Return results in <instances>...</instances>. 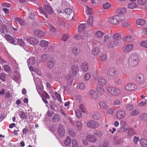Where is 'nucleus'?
Returning <instances> with one entry per match:
<instances>
[{
    "label": "nucleus",
    "instance_id": "f257e3e1",
    "mask_svg": "<svg viewBox=\"0 0 147 147\" xmlns=\"http://www.w3.org/2000/svg\"><path fill=\"white\" fill-rule=\"evenodd\" d=\"M125 19V17L124 15L119 14L109 18L108 22L111 24L117 25L124 20Z\"/></svg>",
    "mask_w": 147,
    "mask_h": 147
},
{
    "label": "nucleus",
    "instance_id": "f03ea898",
    "mask_svg": "<svg viewBox=\"0 0 147 147\" xmlns=\"http://www.w3.org/2000/svg\"><path fill=\"white\" fill-rule=\"evenodd\" d=\"M38 10L40 13L43 14V15L46 18H47V13L51 14L53 12V10L52 8L48 5H45L44 9L42 7H39L38 9Z\"/></svg>",
    "mask_w": 147,
    "mask_h": 147
},
{
    "label": "nucleus",
    "instance_id": "7ed1b4c3",
    "mask_svg": "<svg viewBox=\"0 0 147 147\" xmlns=\"http://www.w3.org/2000/svg\"><path fill=\"white\" fill-rule=\"evenodd\" d=\"M139 59L138 56L136 53L132 54L129 60V65L131 67H134L138 63Z\"/></svg>",
    "mask_w": 147,
    "mask_h": 147
},
{
    "label": "nucleus",
    "instance_id": "20e7f679",
    "mask_svg": "<svg viewBox=\"0 0 147 147\" xmlns=\"http://www.w3.org/2000/svg\"><path fill=\"white\" fill-rule=\"evenodd\" d=\"M107 92L111 95L117 96L121 94V91L118 88L113 87H109L107 88Z\"/></svg>",
    "mask_w": 147,
    "mask_h": 147
},
{
    "label": "nucleus",
    "instance_id": "39448f33",
    "mask_svg": "<svg viewBox=\"0 0 147 147\" xmlns=\"http://www.w3.org/2000/svg\"><path fill=\"white\" fill-rule=\"evenodd\" d=\"M86 125L89 128L95 129L98 127L99 124L97 122L95 121L90 120L86 122Z\"/></svg>",
    "mask_w": 147,
    "mask_h": 147
},
{
    "label": "nucleus",
    "instance_id": "423d86ee",
    "mask_svg": "<svg viewBox=\"0 0 147 147\" xmlns=\"http://www.w3.org/2000/svg\"><path fill=\"white\" fill-rule=\"evenodd\" d=\"M121 42L120 40H114L109 42L107 44V47L108 48H112L120 46L121 44Z\"/></svg>",
    "mask_w": 147,
    "mask_h": 147
},
{
    "label": "nucleus",
    "instance_id": "0eeeda50",
    "mask_svg": "<svg viewBox=\"0 0 147 147\" xmlns=\"http://www.w3.org/2000/svg\"><path fill=\"white\" fill-rule=\"evenodd\" d=\"M97 107L98 109L102 110H106L109 107L108 104L103 101H99L98 103Z\"/></svg>",
    "mask_w": 147,
    "mask_h": 147
},
{
    "label": "nucleus",
    "instance_id": "6e6552de",
    "mask_svg": "<svg viewBox=\"0 0 147 147\" xmlns=\"http://www.w3.org/2000/svg\"><path fill=\"white\" fill-rule=\"evenodd\" d=\"M134 78L135 80L140 84H143L145 81L144 76L142 74L137 75Z\"/></svg>",
    "mask_w": 147,
    "mask_h": 147
},
{
    "label": "nucleus",
    "instance_id": "1a4fd4ad",
    "mask_svg": "<svg viewBox=\"0 0 147 147\" xmlns=\"http://www.w3.org/2000/svg\"><path fill=\"white\" fill-rule=\"evenodd\" d=\"M121 126L117 132L118 134H121L124 132L126 131L128 128V127L126 124L123 121L121 123Z\"/></svg>",
    "mask_w": 147,
    "mask_h": 147
},
{
    "label": "nucleus",
    "instance_id": "9d476101",
    "mask_svg": "<svg viewBox=\"0 0 147 147\" xmlns=\"http://www.w3.org/2000/svg\"><path fill=\"white\" fill-rule=\"evenodd\" d=\"M26 40L28 43L33 46L38 44V40L33 37L28 38H26Z\"/></svg>",
    "mask_w": 147,
    "mask_h": 147
},
{
    "label": "nucleus",
    "instance_id": "9b49d317",
    "mask_svg": "<svg viewBox=\"0 0 147 147\" xmlns=\"http://www.w3.org/2000/svg\"><path fill=\"white\" fill-rule=\"evenodd\" d=\"M88 95L92 99L94 100H96L98 98V96L96 92L93 90H90L88 91Z\"/></svg>",
    "mask_w": 147,
    "mask_h": 147
},
{
    "label": "nucleus",
    "instance_id": "f8f14e48",
    "mask_svg": "<svg viewBox=\"0 0 147 147\" xmlns=\"http://www.w3.org/2000/svg\"><path fill=\"white\" fill-rule=\"evenodd\" d=\"M86 139L89 142L92 143H94L97 140V138L94 135H89L86 138Z\"/></svg>",
    "mask_w": 147,
    "mask_h": 147
},
{
    "label": "nucleus",
    "instance_id": "ddd939ff",
    "mask_svg": "<svg viewBox=\"0 0 147 147\" xmlns=\"http://www.w3.org/2000/svg\"><path fill=\"white\" fill-rule=\"evenodd\" d=\"M125 116V113L122 110H118L116 112V117L118 119H122Z\"/></svg>",
    "mask_w": 147,
    "mask_h": 147
},
{
    "label": "nucleus",
    "instance_id": "4468645a",
    "mask_svg": "<svg viewBox=\"0 0 147 147\" xmlns=\"http://www.w3.org/2000/svg\"><path fill=\"white\" fill-rule=\"evenodd\" d=\"M35 35L39 37H44L45 35V33L42 31L38 30H35L34 32Z\"/></svg>",
    "mask_w": 147,
    "mask_h": 147
},
{
    "label": "nucleus",
    "instance_id": "2eb2a0df",
    "mask_svg": "<svg viewBox=\"0 0 147 147\" xmlns=\"http://www.w3.org/2000/svg\"><path fill=\"white\" fill-rule=\"evenodd\" d=\"M134 46L132 44H127L125 45L123 48V51L124 52H127L132 50Z\"/></svg>",
    "mask_w": 147,
    "mask_h": 147
},
{
    "label": "nucleus",
    "instance_id": "dca6fc26",
    "mask_svg": "<svg viewBox=\"0 0 147 147\" xmlns=\"http://www.w3.org/2000/svg\"><path fill=\"white\" fill-rule=\"evenodd\" d=\"M57 131L58 135L60 137L63 136L64 134L65 131L62 125H59L58 127Z\"/></svg>",
    "mask_w": 147,
    "mask_h": 147
},
{
    "label": "nucleus",
    "instance_id": "f3484780",
    "mask_svg": "<svg viewBox=\"0 0 147 147\" xmlns=\"http://www.w3.org/2000/svg\"><path fill=\"white\" fill-rule=\"evenodd\" d=\"M55 64L54 59L52 58L50 59L47 64V67L48 68L51 69L53 68Z\"/></svg>",
    "mask_w": 147,
    "mask_h": 147
},
{
    "label": "nucleus",
    "instance_id": "a211bd4d",
    "mask_svg": "<svg viewBox=\"0 0 147 147\" xmlns=\"http://www.w3.org/2000/svg\"><path fill=\"white\" fill-rule=\"evenodd\" d=\"M136 88V86L134 84H129L125 87V89L128 91H133Z\"/></svg>",
    "mask_w": 147,
    "mask_h": 147
},
{
    "label": "nucleus",
    "instance_id": "6ab92c4d",
    "mask_svg": "<svg viewBox=\"0 0 147 147\" xmlns=\"http://www.w3.org/2000/svg\"><path fill=\"white\" fill-rule=\"evenodd\" d=\"M127 8L131 9H133L136 8H139L138 5L136 3L132 2L129 3L127 5Z\"/></svg>",
    "mask_w": 147,
    "mask_h": 147
},
{
    "label": "nucleus",
    "instance_id": "aec40b11",
    "mask_svg": "<svg viewBox=\"0 0 147 147\" xmlns=\"http://www.w3.org/2000/svg\"><path fill=\"white\" fill-rule=\"evenodd\" d=\"M5 38L11 43L14 44L15 43V39L8 34H6L4 36Z\"/></svg>",
    "mask_w": 147,
    "mask_h": 147
},
{
    "label": "nucleus",
    "instance_id": "412c9836",
    "mask_svg": "<svg viewBox=\"0 0 147 147\" xmlns=\"http://www.w3.org/2000/svg\"><path fill=\"white\" fill-rule=\"evenodd\" d=\"M98 81L99 84L101 86H103L105 85L106 83V81L105 78L102 77H99L98 78Z\"/></svg>",
    "mask_w": 147,
    "mask_h": 147
},
{
    "label": "nucleus",
    "instance_id": "4be33fe9",
    "mask_svg": "<svg viewBox=\"0 0 147 147\" xmlns=\"http://www.w3.org/2000/svg\"><path fill=\"white\" fill-rule=\"evenodd\" d=\"M100 52V48L98 47H97L94 48L92 51V54L94 56H97L99 55Z\"/></svg>",
    "mask_w": 147,
    "mask_h": 147
},
{
    "label": "nucleus",
    "instance_id": "5701e85b",
    "mask_svg": "<svg viewBox=\"0 0 147 147\" xmlns=\"http://www.w3.org/2000/svg\"><path fill=\"white\" fill-rule=\"evenodd\" d=\"M122 40L124 41L129 42L134 41V39L131 36L129 35H127L123 37L122 39Z\"/></svg>",
    "mask_w": 147,
    "mask_h": 147
},
{
    "label": "nucleus",
    "instance_id": "b1692460",
    "mask_svg": "<svg viewBox=\"0 0 147 147\" xmlns=\"http://www.w3.org/2000/svg\"><path fill=\"white\" fill-rule=\"evenodd\" d=\"M81 69L83 71H86L88 69V64L86 62L83 63L81 66Z\"/></svg>",
    "mask_w": 147,
    "mask_h": 147
},
{
    "label": "nucleus",
    "instance_id": "393cba45",
    "mask_svg": "<svg viewBox=\"0 0 147 147\" xmlns=\"http://www.w3.org/2000/svg\"><path fill=\"white\" fill-rule=\"evenodd\" d=\"M72 70L73 74L74 75H76L79 71L78 67L77 65H74L72 67Z\"/></svg>",
    "mask_w": 147,
    "mask_h": 147
},
{
    "label": "nucleus",
    "instance_id": "a878e982",
    "mask_svg": "<svg viewBox=\"0 0 147 147\" xmlns=\"http://www.w3.org/2000/svg\"><path fill=\"white\" fill-rule=\"evenodd\" d=\"M87 22L89 26H92L93 20V16H90L87 20Z\"/></svg>",
    "mask_w": 147,
    "mask_h": 147
},
{
    "label": "nucleus",
    "instance_id": "bb28decb",
    "mask_svg": "<svg viewBox=\"0 0 147 147\" xmlns=\"http://www.w3.org/2000/svg\"><path fill=\"white\" fill-rule=\"evenodd\" d=\"M49 42L44 40H41L39 43L40 46L42 47H46L49 44Z\"/></svg>",
    "mask_w": 147,
    "mask_h": 147
},
{
    "label": "nucleus",
    "instance_id": "cd10ccee",
    "mask_svg": "<svg viewBox=\"0 0 147 147\" xmlns=\"http://www.w3.org/2000/svg\"><path fill=\"white\" fill-rule=\"evenodd\" d=\"M136 24L138 25L142 26L145 24V21L142 19H140L136 20Z\"/></svg>",
    "mask_w": 147,
    "mask_h": 147
},
{
    "label": "nucleus",
    "instance_id": "c85d7f7f",
    "mask_svg": "<svg viewBox=\"0 0 147 147\" xmlns=\"http://www.w3.org/2000/svg\"><path fill=\"white\" fill-rule=\"evenodd\" d=\"M105 35V33L100 30L96 31L95 33V36L98 38H100Z\"/></svg>",
    "mask_w": 147,
    "mask_h": 147
},
{
    "label": "nucleus",
    "instance_id": "c756f323",
    "mask_svg": "<svg viewBox=\"0 0 147 147\" xmlns=\"http://www.w3.org/2000/svg\"><path fill=\"white\" fill-rule=\"evenodd\" d=\"M6 27L4 25L0 26V34L3 36L5 34V31H7Z\"/></svg>",
    "mask_w": 147,
    "mask_h": 147
},
{
    "label": "nucleus",
    "instance_id": "7c9ffc66",
    "mask_svg": "<svg viewBox=\"0 0 147 147\" xmlns=\"http://www.w3.org/2000/svg\"><path fill=\"white\" fill-rule=\"evenodd\" d=\"M121 37V35L119 33H115L113 35V38L115 40H120Z\"/></svg>",
    "mask_w": 147,
    "mask_h": 147
},
{
    "label": "nucleus",
    "instance_id": "2f4dec72",
    "mask_svg": "<svg viewBox=\"0 0 147 147\" xmlns=\"http://www.w3.org/2000/svg\"><path fill=\"white\" fill-rule=\"evenodd\" d=\"M122 102V100L119 99H115L113 101V105L115 106H118L120 105Z\"/></svg>",
    "mask_w": 147,
    "mask_h": 147
},
{
    "label": "nucleus",
    "instance_id": "473e14b6",
    "mask_svg": "<svg viewBox=\"0 0 147 147\" xmlns=\"http://www.w3.org/2000/svg\"><path fill=\"white\" fill-rule=\"evenodd\" d=\"M93 133L94 135H96L98 138L102 137L103 135V134L101 131L97 130H94Z\"/></svg>",
    "mask_w": 147,
    "mask_h": 147
},
{
    "label": "nucleus",
    "instance_id": "72a5a7b5",
    "mask_svg": "<svg viewBox=\"0 0 147 147\" xmlns=\"http://www.w3.org/2000/svg\"><path fill=\"white\" fill-rule=\"evenodd\" d=\"M35 57H32L29 59L28 61V63L30 65H33L35 63Z\"/></svg>",
    "mask_w": 147,
    "mask_h": 147
},
{
    "label": "nucleus",
    "instance_id": "f704fd0d",
    "mask_svg": "<svg viewBox=\"0 0 147 147\" xmlns=\"http://www.w3.org/2000/svg\"><path fill=\"white\" fill-rule=\"evenodd\" d=\"M140 143L143 147H147V140L144 139H141L140 140Z\"/></svg>",
    "mask_w": 147,
    "mask_h": 147
},
{
    "label": "nucleus",
    "instance_id": "c9c22d12",
    "mask_svg": "<svg viewBox=\"0 0 147 147\" xmlns=\"http://www.w3.org/2000/svg\"><path fill=\"white\" fill-rule=\"evenodd\" d=\"M76 126L78 130L79 131L81 130L83 127L82 123L79 121L76 122Z\"/></svg>",
    "mask_w": 147,
    "mask_h": 147
},
{
    "label": "nucleus",
    "instance_id": "e433bc0d",
    "mask_svg": "<svg viewBox=\"0 0 147 147\" xmlns=\"http://www.w3.org/2000/svg\"><path fill=\"white\" fill-rule=\"evenodd\" d=\"M117 71L112 69H110L108 70L107 74L110 76H114L116 75Z\"/></svg>",
    "mask_w": 147,
    "mask_h": 147
},
{
    "label": "nucleus",
    "instance_id": "4c0bfd02",
    "mask_svg": "<svg viewBox=\"0 0 147 147\" xmlns=\"http://www.w3.org/2000/svg\"><path fill=\"white\" fill-rule=\"evenodd\" d=\"M111 37V36L109 34L105 35L104 36L103 42L105 43H107L110 39Z\"/></svg>",
    "mask_w": 147,
    "mask_h": 147
},
{
    "label": "nucleus",
    "instance_id": "58836bf2",
    "mask_svg": "<svg viewBox=\"0 0 147 147\" xmlns=\"http://www.w3.org/2000/svg\"><path fill=\"white\" fill-rule=\"evenodd\" d=\"M126 9L123 7L118 8L116 9V12L118 13H123L126 12Z\"/></svg>",
    "mask_w": 147,
    "mask_h": 147
},
{
    "label": "nucleus",
    "instance_id": "ea45409f",
    "mask_svg": "<svg viewBox=\"0 0 147 147\" xmlns=\"http://www.w3.org/2000/svg\"><path fill=\"white\" fill-rule=\"evenodd\" d=\"M19 114L20 117L21 118L25 119L28 118V116L23 111H20Z\"/></svg>",
    "mask_w": 147,
    "mask_h": 147
},
{
    "label": "nucleus",
    "instance_id": "a19ab883",
    "mask_svg": "<svg viewBox=\"0 0 147 147\" xmlns=\"http://www.w3.org/2000/svg\"><path fill=\"white\" fill-rule=\"evenodd\" d=\"M15 20L21 26L25 24L24 20L19 18H16L15 19Z\"/></svg>",
    "mask_w": 147,
    "mask_h": 147
},
{
    "label": "nucleus",
    "instance_id": "79ce46f5",
    "mask_svg": "<svg viewBox=\"0 0 147 147\" xmlns=\"http://www.w3.org/2000/svg\"><path fill=\"white\" fill-rule=\"evenodd\" d=\"M86 27V25L84 24L80 25L78 27V31L80 32L83 31L85 30Z\"/></svg>",
    "mask_w": 147,
    "mask_h": 147
},
{
    "label": "nucleus",
    "instance_id": "37998d69",
    "mask_svg": "<svg viewBox=\"0 0 147 147\" xmlns=\"http://www.w3.org/2000/svg\"><path fill=\"white\" fill-rule=\"evenodd\" d=\"M80 50L76 47L73 48L72 51V54L77 55L79 54Z\"/></svg>",
    "mask_w": 147,
    "mask_h": 147
},
{
    "label": "nucleus",
    "instance_id": "c03bdc74",
    "mask_svg": "<svg viewBox=\"0 0 147 147\" xmlns=\"http://www.w3.org/2000/svg\"><path fill=\"white\" fill-rule=\"evenodd\" d=\"M93 118L95 119H98L100 117V113L98 112H94L92 116Z\"/></svg>",
    "mask_w": 147,
    "mask_h": 147
},
{
    "label": "nucleus",
    "instance_id": "a18cd8bd",
    "mask_svg": "<svg viewBox=\"0 0 147 147\" xmlns=\"http://www.w3.org/2000/svg\"><path fill=\"white\" fill-rule=\"evenodd\" d=\"M114 143L115 145H118L120 144L121 142V139L118 137H115L114 140Z\"/></svg>",
    "mask_w": 147,
    "mask_h": 147
},
{
    "label": "nucleus",
    "instance_id": "49530a36",
    "mask_svg": "<svg viewBox=\"0 0 147 147\" xmlns=\"http://www.w3.org/2000/svg\"><path fill=\"white\" fill-rule=\"evenodd\" d=\"M17 42L18 44L22 47H23L25 45L24 42L21 38H18L17 39Z\"/></svg>",
    "mask_w": 147,
    "mask_h": 147
},
{
    "label": "nucleus",
    "instance_id": "de8ad7c7",
    "mask_svg": "<svg viewBox=\"0 0 147 147\" xmlns=\"http://www.w3.org/2000/svg\"><path fill=\"white\" fill-rule=\"evenodd\" d=\"M77 87L80 89L84 90L86 88V86L83 83H80L77 84Z\"/></svg>",
    "mask_w": 147,
    "mask_h": 147
},
{
    "label": "nucleus",
    "instance_id": "09e8293b",
    "mask_svg": "<svg viewBox=\"0 0 147 147\" xmlns=\"http://www.w3.org/2000/svg\"><path fill=\"white\" fill-rule=\"evenodd\" d=\"M111 6V4L108 2L105 3L103 5V8L105 9H108Z\"/></svg>",
    "mask_w": 147,
    "mask_h": 147
},
{
    "label": "nucleus",
    "instance_id": "8fccbe9b",
    "mask_svg": "<svg viewBox=\"0 0 147 147\" xmlns=\"http://www.w3.org/2000/svg\"><path fill=\"white\" fill-rule=\"evenodd\" d=\"M76 116L77 118H80L82 116V113L80 109H77L75 111Z\"/></svg>",
    "mask_w": 147,
    "mask_h": 147
},
{
    "label": "nucleus",
    "instance_id": "3c124183",
    "mask_svg": "<svg viewBox=\"0 0 147 147\" xmlns=\"http://www.w3.org/2000/svg\"><path fill=\"white\" fill-rule=\"evenodd\" d=\"M0 79L3 82L5 80L6 75L4 73H0Z\"/></svg>",
    "mask_w": 147,
    "mask_h": 147
},
{
    "label": "nucleus",
    "instance_id": "603ef678",
    "mask_svg": "<svg viewBox=\"0 0 147 147\" xmlns=\"http://www.w3.org/2000/svg\"><path fill=\"white\" fill-rule=\"evenodd\" d=\"M71 142V139L69 137H67L65 140L64 141L65 144L67 146H69Z\"/></svg>",
    "mask_w": 147,
    "mask_h": 147
},
{
    "label": "nucleus",
    "instance_id": "864d4df0",
    "mask_svg": "<svg viewBox=\"0 0 147 147\" xmlns=\"http://www.w3.org/2000/svg\"><path fill=\"white\" fill-rule=\"evenodd\" d=\"M96 90L98 94H101L104 93V90L103 88L100 87V86L96 88Z\"/></svg>",
    "mask_w": 147,
    "mask_h": 147
},
{
    "label": "nucleus",
    "instance_id": "5fc2aeb1",
    "mask_svg": "<svg viewBox=\"0 0 147 147\" xmlns=\"http://www.w3.org/2000/svg\"><path fill=\"white\" fill-rule=\"evenodd\" d=\"M140 113V111L138 109H135L131 113L132 116H134L138 115Z\"/></svg>",
    "mask_w": 147,
    "mask_h": 147
},
{
    "label": "nucleus",
    "instance_id": "6e6d98bb",
    "mask_svg": "<svg viewBox=\"0 0 147 147\" xmlns=\"http://www.w3.org/2000/svg\"><path fill=\"white\" fill-rule=\"evenodd\" d=\"M60 119V117L58 115H55L52 118V121H58Z\"/></svg>",
    "mask_w": 147,
    "mask_h": 147
},
{
    "label": "nucleus",
    "instance_id": "4d7b16f0",
    "mask_svg": "<svg viewBox=\"0 0 147 147\" xmlns=\"http://www.w3.org/2000/svg\"><path fill=\"white\" fill-rule=\"evenodd\" d=\"M141 46L147 48V40H144L141 41L140 43Z\"/></svg>",
    "mask_w": 147,
    "mask_h": 147
},
{
    "label": "nucleus",
    "instance_id": "13d9d810",
    "mask_svg": "<svg viewBox=\"0 0 147 147\" xmlns=\"http://www.w3.org/2000/svg\"><path fill=\"white\" fill-rule=\"evenodd\" d=\"M3 68L5 71L7 73H9L11 71L10 67L7 65H5L3 67Z\"/></svg>",
    "mask_w": 147,
    "mask_h": 147
},
{
    "label": "nucleus",
    "instance_id": "bf43d9fd",
    "mask_svg": "<svg viewBox=\"0 0 147 147\" xmlns=\"http://www.w3.org/2000/svg\"><path fill=\"white\" fill-rule=\"evenodd\" d=\"M47 25L48 27L51 31L53 32H56V30L53 28V27L52 26L51 24H48V25Z\"/></svg>",
    "mask_w": 147,
    "mask_h": 147
},
{
    "label": "nucleus",
    "instance_id": "052dcab7",
    "mask_svg": "<svg viewBox=\"0 0 147 147\" xmlns=\"http://www.w3.org/2000/svg\"><path fill=\"white\" fill-rule=\"evenodd\" d=\"M86 13L88 15L92 13V9L88 7H86Z\"/></svg>",
    "mask_w": 147,
    "mask_h": 147
},
{
    "label": "nucleus",
    "instance_id": "680f3d73",
    "mask_svg": "<svg viewBox=\"0 0 147 147\" xmlns=\"http://www.w3.org/2000/svg\"><path fill=\"white\" fill-rule=\"evenodd\" d=\"M69 135L71 137H74L75 136V132H74V130L71 129H69Z\"/></svg>",
    "mask_w": 147,
    "mask_h": 147
},
{
    "label": "nucleus",
    "instance_id": "e2e57ef3",
    "mask_svg": "<svg viewBox=\"0 0 147 147\" xmlns=\"http://www.w3.org/2000/svg\"><path fill=\"white\" fill-rule=\"evenodd\" d=\"M72 144L73 147H78V144L77 141L75 139H73L72 141Z\"/></svg>",
    "mask_w": 147,
    "mask_h": 147
},
{
    "label": "nucleus",
    "instance_id": "0e129e2a",
    "mask_svg": "<svg viewBox=\"0 0 147 147\" xmlns=\"http://www.w3.org/2000/svg\"><path fill=\"white\" fill-rule=\"evenodd\" d=\"M64 11L67 14L69 15L72 13V10L69 8H66L64 10Z\"/></svg>",
    "mask_w": 147,
    "mask_h": 147
},
{
    "label": "nucleus",
    "instance_id": "69168bd1",
    "mask_svg": "<svg viewBox=\"0 0 147 147\" xmlns=\"http://www.w3.org/2000/svg\"><path fill=\"white\" fill-rule=\"evenodd\" d=\"M140 118L142 120L147 121V114L145 113L141 115L140 116Z\"/></svg>",
    "mask_w": 147,
    "mask_h": 147
},
{
    "label": "nucleus",
    "instance_id": "338daca9",
    "mask_svg": "<svg viewBox=\"0 0 147 147\" xmlns=\"http://www.w3.org/2000/svg\"><path fill=\"white\" fill-rule=\"evenodd\" d=\"M126 109L127 111H130L133 109L134 107L131 105L128 104L127 105Z\"/></svg>",
    "mask_w": 147,
    "mask_h": 147
},
{
    "label": "nucleus",
    "instance_id": "774afa93",
    "mask_svg": "<svg viewBox=\"0 0 147 147\" xmlns=\"http://www.w3.org/2000/svg\"><path fill=\"white\" fill-rule=\"evenodd\" d=\"M48 58V55L46 54H43L41 56V60L42 61H45Z\"/></svg>",
    "mask_w": 147,
    "mask_h": 147
}]
</instances>
